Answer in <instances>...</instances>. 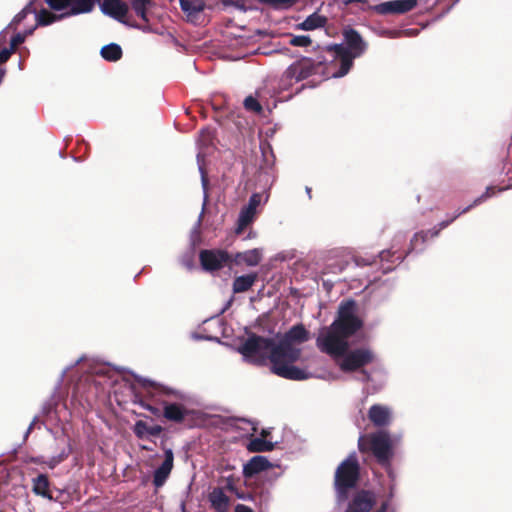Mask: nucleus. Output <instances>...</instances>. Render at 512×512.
<instances>
[{
    "label": "nucleus",
    "instance_id": "2eb2a0df",
    "mask_svg": "<svg viewBox=\"0 0 512 512\" xmlns=\"http://www.w3.org/2000/svg\"><path fill=\"white\" fill-rule=\"evenodd\" d=\"M162 416L170 422L180 424L191 413L184 405L180 403H171L163 401Z\"/></svg>",
    "mask_w": 512,
    "mask_h": 512
},
{
    "label": "nucleus",
    "instance_id": "c9c22d12",
    "mask_svg": "<svg viewBox=\"0 0 512 512\" xmlns=\"http://www.w3.org/2000/svg\"><path fill=\"white\" fill-rule=\"evenodd\" d=\"M51 10L62 11L69 10V0H45Z\"/></svg>",
    "mask_w": 512,
    "mask_h": 512
},
{
    "label": "nucleus",
    "instance_id": "f8f14e48",
    "mask_svg": "<svg viewBox=\"0 0 512 512\" xmlns=\"http://www.w3.org/2000/svg\"><path fill=\"white\" fill-rule=\"evenodd\" d=\"M375 502L374 494L371 491L360 490L352 497L346 512H370Z\"/></svg>",
    "mask_w": 512,
    "mask_h": 512
},
{
    "label": "nucleus",
    "instance_id": "49530a36",
    "mask_svg": "<svg viewBox=\"0 0 512 512\" xmlns=\"http://www.w3.org/2000/svg\"><path fill=\"white\" fill-rule=\"evenodd\" d=\"M394 497V485L391 484L389 488L388 501H390Z\"/></svg>",
    "mask_w": 512,
    "mask_h": 512
},
{
    "label": "nucleus",
    "instance_id": "e433bc0d",
    "mask_svg": "<svg viewBox=\"0 0 512 512\" xmlns=\"http://www.w3.org/2000/svg\"><path fill=\"white\" fill-rule=\"evenodd\" d=\"M311 39L309 36H306V35H298V36H293L289 43L292 45V46H296V47H307L311 44Z\"/></svg>",
    "mask_w": 512,
    "mask_h": 512
},
{
    "label": "nucleus",
    "instance_id": "3c124183",
    "mask_svg": "<svg viewBox=\"0 0 512 512\" xmlns=\"http://www.w3.org/2000/svg\"><path fill=\"white\" fill-rule=\"evenodd\" d=\"M206 133H207L208 135L210 134V132H209L208 130H207V131L202 130V135H203V136H204Z\"/></svg>",
    "mask_w": 512,
    "mask_h": 512
},
{
    "label": "nucleus",
    "instance_id": "bb28decb",
    "mask_svg": "<svg viewBox=\"0 0 512 512\" xmlns=\"http://www.w3.org/2000/svg\"><path fill=\"white\" fill-rule=\"evenodd\" d=\"M131 8L134 13L146 24L149 23L148 12L154 6L153 0H131Z\"/></svg>",
    "mask_w": 512,
    "mask_h": 512
},
{
    "label": "nucleus",
    "instance_id": "20e7f679",
    "mask_svg": "<svg viewBox=\"0 0 512 512\" xmlns=\"http://www.w3.org/2000/svg\"><path fill=\"white\" fill-rule=\"evenodd\" d=\"M361 453H370L382 467H389L394 456L390 435L385 431H377L361 435L358 439Z\"/></svg>",
    "mask_w": 512,
    "mask_h": 512
},
{
    "label": "nucleus",
    "instance_id": "37998d69",
    "mask_svg": "<svg viewBox=\"0 0 512 512\" xmlns=\"http://www.w3.org/2000/svg\"><path fill=\"white\" fill-rule=\"evenodd\" d=\"M11 55L12 54L6 48L1 50L0 51V65L7 62Z\"/></svg>",
    "mask_w": 512,
    "mask_h": 512
},
{
    "label": "nucleus",
    "instance_id": "de8ad7c7",
    "mask_svg": "<svg viewBox=\"0 0 512 512\" xmlns=\"http://www.w3.org/2000/svg\"><path fill=\"white\" fill-rule=\"evenodd\" d=\"M388 505H389V501L387 500L381 504L380 509L383 510L384 512H387Z\"/></svg>",
    "mask_w": 512,
    "mask_h": 512
},
{
    "label": "nucleus",
    "instance_id": "79ce46f5",
    "mask_svg": "<svg viewBox=\"0 0 512 512\" xmlns=\"http://www.w3.org/2000/svg\"><path fill=\"white\" fill-rule=\"evenodd\" d=\"M226 488L229 491L234 492L239 499H246L244 492H239L232 483H228Z\"/></svg>",
    "mask_w": 512,
    "mask_h": 512
},
{
    "label": "nucleus",
    "instance_id": "9d476101",
    "mask_svg": "<svg viewBox=\"0 0 512 512\" xmlns=\"http://www.w3.org/2000/svg\"><path fill=\"white\" fill-rule=\"evenodd\" d=\"M417 3V0H391L369 6V9L379 15H400L413 10Z\"/></svg>",
    "mask_w": 512,
    "mask_h": 512
},
{
    "label": "nucleus",
    "instance_id": "7c9ffc66",
    "mask_svg": "<svg viewBox=\"0 0 512 512\" xmlns=\"http://www.w3.org/2000/svg\"><path fill=\"white\" fill-rule=\"evenodd\" d=\"M274 447V443L259 437L251 439L247 444V450L249 452H269L272 451Z\"/></svg>",
    "mask_w": 512,
    "mask_h": 512
},
{
    "label": "nucleus",
    "instance_id": "09e8293b",
    "mask_svg": "<svg viewBox=\"0 0 512 512\" xmlns=\"http://www.w3.org/2000/svg\"><path fill=\"white\" fill-rule=\"evenodd\" d=\"M270 434L269 431L263 429L262 432H261V437L260 438H263L266 440V437H268V435Z\"/></svg>",
    "mask_w": 512,
    "mask_h": 512
},
{
    "label": "nucleus",
    "instance_id": "c85d7f7f",
    "mask_svg": "<svg viewBox=\"0 0 512 512\" xmlns=\"http://www.w3.org/2000/svg\"><path fill=\"white\" fill-rule=\"evenodd\" d=\"M182 11L190 18L196 17L205 8L203 0H180Z\"/></svg>",
    "mask_w": 512,
    "mask_h": 512
},
{
    "label": "nucleus",
    "instance_id": "a878e982",
    "mask_svg": "<svg viewBox=\"0 0 512 512\" xmlns=\"http://www.w3.org/2000/svg\"><path fill=\"white\" fill-rule=\"evenodd\" d=\"M327 21V17L320 15L318 12H314L313 14L309 15L303 22L299 23L297 28L304 31H311L324 27Z\"/></svg>",
    "mask_w": 512,
    "mask_h": 512
},
{
    "label": "nucleus",
    "instance_id": "2f4dec72",
    "mask_svg": "<svg viewBox=\"0 0 512 512\" xmlns=\"http://www.w3.org/2000/svg\"><path fill=\"white\" fill-rule=\"evenodd\" d=\"M35 13L36 7L34 6V1H31L13 18L9 26L16 29L17 26L27 17V15Z\"/></svg>",
    "mask_w": 512,
    "mask_h": 512
},
{
    "label": "nucleus",
    "instance_id": "a211bd4d",
    "mask_svg": "<svg viewBox=\"0 0 512 512\" xmlns=\"http://www.w3.org/2000/svg\"><path fill=\"white\" fill-rule=\"evenodd\" d=\"M395 256V252H392L391 250H383L379 253L377 257H362V256H355L353 258L355 264L357 266H370L377 263V258H379L380 262H392L398 261L399 263L403 261L404 256L402 254H398L395 258V260H392V258Z\"/></svg>",
    "mask_w": 512,
    "mask_h": 512
},
{
    "label": "nucleus",
    "instance_id": "6ab92c4d",
    "mask_svg": "<svg viewBox=\"0 0 512 512\" xmlns=\"http://www.w3.org/2000/svg\"><path fill=\"white\" fill-rule=\"evenodd\" d=\"M262 260V251L258 248L238 252L231 256V262L235 265L245 264L247 266H257Z\"/></svg>",
    "mask_w": 512,
    "mask_h": 512
},
{
    "label": "nucleus",
    "instance_id": "864d4df0",
    "mask_svg": "<svg viewBox=\"0 0 512 512\" xmlns=\"http://www.w3.org/2000/svg\"><path fill=\"white\" fill-rule=\"evenodd\" d=\"M202 179H203V182H204V183H206V178H205V176H203V177H202Z\"/></svg>",
    "mask_w": 512,
    "mask_h": 512
},
{
    "label": "nucleus",
    "instance_id": "4c0bfd02",
    "mask_svg": "<svg viewBox=\"0 0 512 512\" xmlns=\"http://www.w3.org/2000/svg\"><path fill=\"white\" fill-rule=\"evenodd\" d=\"M223 4L225 6H233L240 11H247L245 0H224Z\"/></svg>",
    "mask_w": 512,
    "mask_h": 512
},
{
    "label": "nucleus",
    "instance_id": "a19ab883",
    "mask_svg": "<svg viewBox=\"0 0 512 512\" xmlns=\"http://www.w3.org/2000/svg\"><path fill=\"white\" fill-rule=\"evenodd\" d=\"M68 457V454L65 452L60 453L58 456L52 457L48 462H45L49 468L53 469L59 463L64 461Z\"/></svg>",
    "mask_w": 512,
    "mask_h": 512
},
{
    "label": "nucleus",
    "instance_id": "f3484780",
    "mask_svg": "<svg viewBox=\"0 0 512 512\" xmlns=\"http://www.w3.org/2000/svg\"><path fill=\"white\" fill-rule=\"evenodd\" d=\"M174 455L171 449L165 451V458L162 464L155 470L153 475V484L155 487H161L166 482L173 468Z\"/></svg>",
    "mask_w": 512,
    "mask_h": 512
},
{
    "label": "nucleus",
    "instance_id": "cd10ccee",
    "mask_svg": "<svg viewBox=\"0 0 512 512\" xmlns=\"http://www.w3.org/2000/svg\"><path fill=\"white\" fill-rule=\"evenodd\" d=\"M32 491L36 495H40L44 498L52 499V495L49 491L50 482L48 476L45 474H39L33 479Z\"/></svg>",
    "mask_w": 512,
    "mask_h": 512
},
{
    "label": "nucleus",
    "instance_id": "1a4fd4ad",
    "mask_svg": "<svg viewBox=\"0 0 512 512\" xmlns=\"http://www.w3.org/2000/svg\"><path fill=\"white\" fill-rule=\"evenodd\" d=\"M97 2L100 4L101 11L105 15L131 27L140 28L139 25L128 22L129 6L126 2L122 0H97Z\"/></svg>",
    "mask_w": 512,
    "mask_h": 512
},
{
    "label": "nucleus",
    "instance_id": "9b49d317",
    "mask_svg": "<svg viewBox=\"0 0 512 512\" xmlns=\"http://www.w3.org/2000/svg\"><path fill=\"white\" fill-rule=\"evenodd\" d=\"M201 266L206 271H217L231 260V255L223 250H201L199 254Z\"/></svg>",
    "mask_w": 512,
    "mask_h": 512
},
{
    "label": "nucleus",
    "instance_id": "c756f323",
    "mask_svg": "<svg viewBox=\"0 0 512 512\" xmlns=\"http://www.w3.org/2000/svg\"><path fill=\"white\" fill-rule=\"evenodd\" d=\"M100 54L106 61L115 62L122 58L123 52L120 45L110 43L101 48Z\"/></svg>",
    "mask_w": 512,
    "mask_h": 512
},
{
    "label": "nucleus",
    "instance_id": "ddd939ff",
    "mask_svg": "<svg viewBox=\"0 0 512 512\" xmlns=\"http://www.w3.org/2000/svg\"><path fill=\"white\" fill-rule=\"evenodd\" d=\"M262 201V195L260 193H253L250 196L248 205L242 208L239 218L236 233L240 234L254 219L256 209Z\"/></svg>",
    "mask_w": 512,
    "mask_h": 512
},
{
    "label": "nucleus",
    "instance_id": "473e14b6",
    "mask_svg": "<svg viewBox=\"0 0 512 512\" xmlns=\"http://www.w3.org/2000/svg\"><path fill=\"white\" fill-rule=\"evenodd\" d=\"M34 31V27L28 29L27 31H25V33H17L16 35H14L12 38H11V41H10V47L9 48H6L11 54H13L17 47L19 45H21L24 41H25V38L26 36L28 35H31Z\"/></svg>",
    "mask_w": 512,
    "mask_h": 512
},
{
    "label": "nucleus",
    "instance_id": "58836bf2",
    "mask_svg": "<svg viewBox=\"0 0 512 512\" xmlns=\"http://www.w3.org/2000/svg\"><path fill=\"white\" fill-rule=\"evenodd\" d=\"M139 404L146 410H148L149 412H151L154 416L156 417H160L162 416V410L156 406H153L143 400H140L139 401Z\"/></svg>",
    "mask_w": 512,
    "mask_h": 512
},
{
    "label": "nucleus",
    "instance_id": "5701e85b",
    "mask_svg": "<svg viewBox=\"0 0 512 512\" xmlns=\"http://www.w3.org/2000/svg\"><path fill=\"white\" fill-rule=\"evenodd\" d=\"M133 432L139 439H144L147 436L158 437L163 432V427L160 425L149 426L145 421L138 420L134 424Z\"/></svg>",
    "mask_w": 512,
    "mask_h": 512
},
{
    "label": "nucleus",
    "instance_id": "aec40b11",
    "mask_svg": "<svg viewBox=\"0 0 512 512\" xmlns=\"http://www.w3.org/2000/svg\"><path fill=\"white\" fill-rule=\"evenodd\" d=\"M211 507L216 512H227L230 505L229 497L224 493L222 488H214L208 496Z\"/></svg>",
    "mask_w": 512,
    "mask_h": 512
},
{
    "label": "nucleus",
    "instance_id": "a18cd8bd",
    "mask_svg": "<svg viewBox=\"0 0 512 512\" xmlns=\"http://www.w3.org/2000/svg\"><path fill=\"white\" fill-rule=\"evenodd\" d=\"M32 463H35V464H42V463H45V461L42 460V457H35V458H31L30 460Z\"/></svg>",
    "mask_w": 512,
    "mask_h": 512
},
{
    "label": "nucleus",
    "instance_id": "603ef678",
    "mask_svg": "<svg viewBox=\"0 0 512 512\" xmlns=\"http://www.w3.org/2000/svg\"><path fill=\"white\" fill-rule=\"evenodd\" d=\"M391 269H392L391 267H386V268L384 269V272H387V271H389V270H391Z\"/></svg>",
    "mask_w": 512,
    "mask_h": 512
},
{
    "label": "nucleus",
    "instance_id": "f03ea898",
    "mask_svg": "<svg viewBox=\"0 0 512 512\" xmlns=\"http://www.w3.org/2000/svg\"><path fill=\"white\" fill-rule=\"evenodd\" d=\"M276 342L272 338H265L252 333L239 346V352L254 364L262 365L268 359L271 363V371L279 377L289 380H305L310 374L298 367H287L281 363H277L273 359V350Z\"/></svg>",
    "mask_w": 512,
    "mask_h": 512
},
{
    "label": "nucleus",
    "instance_id": "f704fd0d",
    "mask_svg": "<svg viewBox=\"0 0 512 512\" xmlns=\"http://www.w3.org/2000/svg\"><path fill=\"white\" fill-rule=\"evenodd\" d=\"M243 105L247 111H251L256 114H261L263 111L262 105L259 103V101L255 97H253L251 95L247 96L245 98Z\"/></svg>",
    "mask_w": 512,
    "mask_h": 512
},
{
    "label": "nucleus",
    "instance_id": "4468645a",
    "mask_svg": "<svg viewBox=\"0 0 512 512\" xmlns=\"http://www.w3.org/2000/svg\"><path fill=\"white\" fill-rule=\"evenodd\" d=\"M344 46L348 48L351 53L360 57L367 49V43L363 40L362 36L355 29L348 27L343 30Z\"/></svg>",
    "mask_w": 512,
    "mask_h": 512
},
{
    "label": "nucleus",
    "instance_id": "4be33fe9",
    "mask_svg": "<svg viewBox=\"0 0 512 512\" xmlns=\"http://www.w3.org/2000/svg\"><path fill=\"white\" fill-rule=\"evenodd\" d=\"M69 10L65 11L66 17L90 13L97 0H69Z\"/></svg>",
    "mask_w": 512,
    "mask_h": 512
},
{
    "label": "nucleus",
    "instance_id": "b1692460",
    "mask_svg": "<svg viewBox=\"0 0 512 512\" xmlns=\"http://www.w3.org/2000/svg\"><path fill=\"white\" fill-rule=\"evenodd\" d=\"M64 18H67L65 13L55 14L45 8H42L39 11L36 9V13H35L36 23L33 27L35 29L37 26H48V25H50L54 22L60 21Z\"/></svg>",
    "mask_w": 512,
    "mask_h": 512
},
{
    "label": "nucleus",
    "instance_id": "c03bdc74",
    "mask_svg": "<svg viewBox=\"0 0 512 512\" xmlns=\"http://www.w3.org/2000/svg\"><path fill=\"white\" fill-rule=\"evenodd\" d=\"M234 512H254V511L250 507H248L246 505L238 504L235 507V511Z\"/></svg>",
    "mask_w": 512,
    "mask_h": 512
},
{
    "label": "nucleus",
    "instance_id": "dca6fc26",
    "mask_svg": "<svg viewBox=\"0 0 512 512\" xmlns=\"http://www.w3.org/2000/svg\"><path fill=\"white\" fill-rule=\"evenodd\" d=\"M273 467L274 465L265 456L257 455L244 464L242 473L245 479H251L255 475Z\"/></svg>",
    "mask_w": 512,
    "mask_h": 512
},
{
    "label": "nucleus",
    "instance_id": "423d86ee",
    "mask_svg": "<svg viewBox=\"0 0 512 512\" xmlns=\"http://www.w3.org/2000/svg\"><path fill=\"white\" fill-rule=\"evenodd\" d=\"M511 187H512V185H507V186H504V187L488 186L486 188V191L481 196L476 198L471 205L467 206L466 208H464L463 210L458 212L451 219L444 220V221L440 222L438 224V226L434 227L433 229H430V230H427V231H420V232L415 233L413 238L410 241L409 252L415 250L417 248V246H418V243L424 244L429 237H431V238L437 237L442 229L448 227L460 215L467 213L474 206H477L480 203H482L483 201H485L486 199L492 197L493 195H495L496 192H502V191H505V190H507V189H509Z\"/></svg>",
    "mask_w": 512,
    "mask_h": 512
},
{
    "label": "nucleus",
    "instance_id": "7ed1b4c3",
    "mask_svg": "<svg viewBox=\"0 0 512 512\" xmlns=\"http://www.w3.org/2000/svg\"><path fill=\"white\" fill-rule=\"evenodd\" d=\"M309 332L303 324L292 326L283 337L276 342L273 350V359L277 363L286 365L287 367H295L302 354V349L296 345H300L309 340Z\"/></svg>",
    "mask_w": 512,
    "mask_h": 512
},
{
    "label": "nucleus",
    "instance_id": "72a5a7b5",
    "mask_svg": "<svg viewBox=\"0 0 512 512\" xmlns=\"http://www.w3.org/2000/svg\"><path fill=\"white\" fill-rule=\"evenodd\" d=\"M262 4L269 5L274 9H288L291 8L297 0H257Z\"/></svg>",
    "mask_w": 512,
    "mask_h": 512
},
{
    "label": "nucleus",
    "instance_id": "39448f33",
    "mask_svg": "<svg viewBox=\"0 0 512 512\" xmlns=\"http://www.w3.org/2000/svg\"><path fill=\"white\" fill-rule=\"evenodd\" d=\"M360 479V465L355 453H351L336 468L334 488L339 502L348 499L350 490L354 489Z\"/></svg>",
    "mask_w": 512,
    "mask_h": 512
},
{
    "label": "nucleus",
    "instance_id": "f257e3e1",
    "mask_svg": "<svg viewBox=\"0 0 512 512\" xmlns=\"http://www.w3.org/2000/svg\"><path fill=\"white\" fill-rule=\"evenodd\" d=\"M356 312L357 304L354 300L342 301L335 320L329 327L322 329L316 339V345L330 356L342 357L338 363L342 372L350 373L360 370L363 380L369 382L371 374L363 368L375 361V353L367 347L348 349V339L363 326Z\"/></svg>",
    "mask_w": 512,
    "mask_h": 512
},
{
    "label": "nucleus",
    "instance_id": "412c9836",
    "mask_svg": "<svg viewBox=\"0 0 512 512\" xmlns=\"http://www.w3.org/2000/svg\"><path fill=\"white\" fill-rule=\"evenodd\" d=\"M369 420L377 427H383L390 422V412L387 407L375 404L368 411Z\"/></svg>",
    "mask_w": 512,
    "mask_h": 512
},
{
    "label": "nucleus",
    "instance_id": "8fccbe9b",
    "mask_svg": "<svg viewBox=\"0 0 512 512\" xmlns=\"http://www.w3.org/2000/svg\"><path fill=\"white\" fill-rule=\"evenodd\" d=\"M306 191H307V193L309 194V197L311 198V188L307 187V188H306Z\"/></svg>",
    "mask_w": 512,
    "mask_h": 512
},
{
    "label": "nucleus",
    "instance_id": "393cba45",
    "mask_svg": "<svg viewBox=\"0 0 512 512\" xmlns=\"http://www.w3.org/2000/svg\"><path fill=\"white\" fill-rule=\"evenodd\" d=\"M258 280L257 273H249L246 275L238 276L234 279L232 289L235 294L243 293L251 289V287Z\"/></svg>",
    "mask_w": 512,
    "mask_h": 512
},
{
    "label": "nucleus",
    "instance_id": "0eeeda50",
    "mask_svg": "<svg viewBox=\"0 0 512 512\" xmlns=\"http://www.w3.org/2000/svg\"><path fill=\"white\" fill-rule=\"evenodd\" d=\"M323 64L324 61L314 60L309 57H302L293 62L282 75V88L288 89L293 85V83L306 80L309 77L318 74L320 70H322Z\"/></svg>",
    "mask_w": 512,
    "mask_h": 512
},
{
    "label": "nucleus",
    "instance_id": "6e6552de",
    "mask_svg": "<svg viewBox=\"0 0 512 512\" xmlns=\"http://www.w3.org/2000/svg\"><path fill=\"white\" fill-rule=\"evenodd\" d=\"M326 51L332 53V62L339 64V69L332 74L335 78L345 76L352 68L354 59L358 58L348 48H345L344 44L329 45L326 47Z\"/></svg>",
    "mask_w": 512,
    "mask_h": 512
},
{
    "label": "nucleus",
    "instance_id": "ea45409f",
    "mask_svg": "<svg viewBox=\"0 0 512 512\" xmlns=\"http://www.w3.org/2000/svg\"><path fill=\"white\" fill-rule=\"evenodd\" d=\"M68 457V454L65 452L60 453L58 456L52 457L48 462H45L49 468L53 469L59 463L64 461Z\"/></svg>",
    "mask_w": 512,
    "mask_h": 512
},
{
    "label": "nucleus",
    "instance_id": "5fc2aeb1",
    "mask_svg": "<svg viewBox=\"0 0 512 512\" xmlns=\"http://www.w3.org/2000/svg\"><path fill=\"white\" fill-rule=\"evenodd\" d=\"M376 512V511H375Z\"/></svg>",
    "mask_w": 512,
    "mask_h": 512
}]
</instances>
